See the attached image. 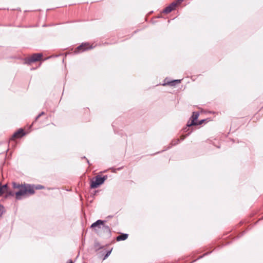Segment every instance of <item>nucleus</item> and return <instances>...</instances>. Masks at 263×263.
I'll return each instance as SVG.
<instances>
[{
  "label": "nucleus",
  "instance_id": "nucleus-12",
  "mask_svg": "<svg viewBox=\"0 0 263 263\" xmlns=\"http://www.w3.org/2000/svg\"><path fill=\"white\" fill-rule=\"evenodd\" d=\"M4 209V206L0 204V216H1L3 214Z\"/></svg>",
  "mask_w": 263,
  "mask_h": 263
},
{
  "label": "nucleus",
  "instance_id": "nucleus-4",
  "mask_svg": "<svg viewBox=\"0 0 263 263\" xmlns=\"http://www.w3.org/2000/svg\"><path fill=\"white\" fill-rule=\"evenodd\" d=\"M43 54L42 53L33 54L30 58L28 59V63L30 64L36 61H39L41 60Z\"/></svg>",
  "mask_w": 263,
  "mask_h": 263
},
{
  "label": "nucleus",
  "instance_id": "nucleus-11",
  "mask_svg": "<svg viewBox=\"0 0 263 263\" xmlns=\"http://www.w3.org/2000/svg\"><path fill=\"white\" fill-rule=\"evenodd\" d=\"M180 3H179L178 2V0H177L175 2H173L171 5H170V6L173 9V10L175 9L176 6L180 4Z\"/></svg>",
  "mask_w": 263,
  "mask_h": 263
},
{
  "label": "nucleus",
  "instance_id": "nucleus-20",
  "mask_svg": "<svg viewBox=\"0 0 263 263\" xmlns=\"http://www.w3.org/2000/svg\"><path fill=\"white\" fill-rule=\"evenodd\" d=\"M183 0H178L179 3H181Z\"/></svg>",
  "mask_w": 263,
  "mask_h": 263
},
{
  "label": "nucleus",
  "instance_id": "nucleus-9",
  "mask_svg": "<svg viewBox=\"0 0 263 263\" xmlns=\"http://www.w3.org/2000/svg\"><path fill=\"white\" fill-rule=\"evenodd\" d=\"M128 237V234H122L118 236L117 237V241L124 240L126 239Z\"/></svg>",
  "mask_w": 263,
  "mask_h": 263
},
{
  "label": "nucleus",
  "instance_id": "nucleus-6",
  "mask_svg": "<svg viewBox=\"0 0 263 263\" xmlns=\"http://www.w3.org/2000/svg\"><path fill=\"white\" fill-rule=\"evenodd\" d=\"M91 46H90L88 43H83L79 46L76 49V52H81L85 51L86 50L91 49Z\"/></svg>",
  "mask_w": 263,
  "mask_h": 263
},
{
  "label": "nucleus",
  "instance_id": "nucleus-15",
  "mask_svg": "<svg viewBox=\"0 0 263 263\" xmlns=\"http://www.w3.org/2000/svg\"><path fill=\"white\" fill-rule=\"evenodd\" d=\"M180 141V140L179 139H177L176 140V141H173L172 143L174 142V143H173V145H176L177 144V143H178Z\"/></svg>",
  "mask_w": 263,
  "mask_h": 263
},
{
  "label": "nucleus",
  "instance_id": "nucleus-18",
  "mask_svg": "<svg viewBox=\"0 0 263 263\" xmlns=\"http://www.w3.org/2000/svg\"><path fill=\"white\" fill-rule=\"evenodd\" d=\"M185 137H186V136H182L181 137L180 140H181V141L185 139Z\"/></svg>",
  "mask_w": 263,
  "mask_h": 263
},
{
  "label": "nucleus",
  "instance_id": "nucleus-1",
  "mask_svg": "<svg viewBox=\"0 0 263 263\" xmlns=\"http://www.w3.org/2000/svg\"><path fill=\"white\" fill-rule=\"evenodd\" d=\"M13 189H17L18 191L15 193V198L17 200H20L24 197L33 195L35 193V190L42 189L44 187L41 185L36 186L30 184H20L16 182L12 183Z\"/></svg>",
  "mask_w": 263,
  "mask_h": 263
},
{
  "label": "nucleus",
  "instance_id": "nucleus-8",
  "mask_svg": "<svg viewBox=\"0 0 263 263\" xmlns=\"http://www.w3.org/2000/svg\"><path fill=\"white\" fill-rule=\"evenodd\" d=\"M7 184L2 185L0 184V196H1L5 192H7Z\"/></svg>",
  "mask_w": 263,
  "mask_h": 263
},
{
  "label": "nucleus",
  "instance_id": "nucleus-19",
  "mask_svg": "<svg viewBox=\"0 0 263 263\" xmlns=\"http://www.w3.org/2000/svg\"><path fill=\"white\" fill-rule=\"evenodd\" d=\"M110 252H108L107 253V254H106V255H105V257H107L109 255V254H110Z\"/></svg>",
  "mask_w": 263,
  "mask_h": 263
},
{
  "label": "nucleus",
  "instance_id": "nucleus-14",
  "mask_svg": "<svg viewBox=\"0 0 263 263\" xmlns=\"http://www.w3.org/2000/svg\"><path fill=\"white\" fill-rule=\"evenodd\" d=\"M180 80H176L171 82V85H173L174 83H180Z\"/></svg>",
  "mask_w": 263,
  "mask_h": 263
},
{
  "label": "nucleus",
  "instance_id": "nucleus-10",
  "mask_svg": "<svg viewBox=\"0 0 263 263\" xmlns=\"http://www.w3.org/2000/svg\"><path fill=\"white\" fill-rule=\"evenodd\" d=\"M173 11V9L170 6V5L166 7L163 10V12L164 13L167 14Z\"/></svg>",
  "mask_w": 263,
  "mask_h": 263
},
{
  "label": "nucleus",
  "instance_id": "nucleus-3",
  "mask_svg": "<svg viewBox=\"0 0 263 263\" xmlns=\"http://www.w3.org/2000/svg\"><path fill=\"white\" fill-rule=\"evenodd\" d=\"M106 179V176H104L103 177H101L100 176H96L95 180H92L91 182L90 187L92 189L98 187L100 185L103 184Z\"/></svg>",
  "mask_w": 263,
  "mask_h": 263
},
{
  "label": "nucleus",
  "instance_id": "nucleus-5",
  "mask_svg": "<svg viewBox=\"0 0 263 263\" xmlns=\"http://www.w3.org/2000/svg\"><path fill=\"white\" fill-rule=\"evenodd\" d=\"M199 115V114L198 112H193L191 118V122H190V121H189L187 123V126H191L192 125H197V123H196V121L197 120Z\"/></svg>",
  "mask_w": 263,
  "mask_h": 263
},
{
  "label": "nucleus",
  "instance_id": "nucleus-7",
  "mask_svg": "<svg viewBox=\"0 0 263 263\" xmlns=\"http://www.w3.org/2000/svg\"><path fill=\"white\" fill-rule=\"evenodd\" d=\"M24 135L25 133L24 130L23 129H20L18 130L13 134V136L11 138V140H14L15 138H21Z\"/></svg>",
  "mask_w": 263,
  "mask_h": 263
},
{
  "label": "nucleus",
  "instance_id": "nucleus-21",
  "mask_svg": "<svg viewBox=\"0 0 263 263\" xmlns=\"http://www.w3.org/2000/svg\"><path fill=\"white\" fill-rule=\"evenodd\" d=\"M68 263H73L72 261L71 260H70V261Z\"/></svg>",
  "mask_w": 263,
  "mask_h": 263
},
{
  "label": "nucleus",
  "instance_id": "nucleus-16",
  "mask_svg": "<svg viewBox=\"0 0 263 263\" xmlns=\"http://www.w3.org/2000/svg\"><path fill=\"white\" fill-rule=\"evenodd\" d=\"M7 194L10 196H13L14 195V194L11 191L7 192Z\"/></svg>",
  "mask_w": 263,
  "mask_h": 263
},
{
  "label": "nucleus",
  "instance_id": "nucleus-13",
  "mask_svg": "<svg viewBox=\"0 0 263 263\" xmlns=\"http://www.w3.org/2000/svg\"><path fill=\"white\" fill-rule=\"evenodd\" d=\"M45 114V112H42L41 113H40L35 118V121H36L41 116Z\"/></svg>",
  "mask_w": 263,
  "mask_h": 263
},
{
  "label": "nucleus",
  "instance_id": "nucleus-17",
  "mask_svg": "<svg viewBox=\"0 0 263 263\" xmlns=\"http://www.w3.org/2000/svg\"><path fill=\"white\" fill-rule=\"evenodd\" d=\"M204 122V120H202L199 121L198 123H197V125L201 124Z\"/></svg>",
  "mask_w": 263,
  "mask_h": 263
},
{
  "label": "nucleus",
  "instance_id": "nucleus-2",
  "mask_svg": "<svg viewBox=\"0 0 263 263\" xmlns=\"http://www.w3.org/2000/svg\"><path fill=\"white\" fill-rule=\"evenodd\" d=\"M104 222L105 221L98 220L91 225V228L94 229L97 228L95 230L98 234L101 235L102 232L109 234L110 233V228L108 226L104 224Z\"/></svg>",
  "mask_w": 263,
  "mask_h": 263
}]
</instances>
